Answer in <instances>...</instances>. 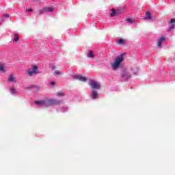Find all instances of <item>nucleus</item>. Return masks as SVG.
I'll use <instances>...</instances> for the list:
<instances>
[{
	"label": "nucleus",
	"mask_w": 175,
	"mask_h": 175,
	"mask_svg": "<svg viewBox=\"0 0 175 175\" xmlns=\"http://www.w3.org/2000/svg\"><path fill=\"white\" fill-rule=\"evenodd\" d=\"M124 62V55L121 54L119 56H117L113 62L111 63V68L112 70H117L120 69L121 64Z\"/></svg>",
	"instance_id": "f257e3e1"
},
{
	"label": "nucleus",
	"mask_w": 175,
	"mask_h": 175,
	"mask_svg": "<svg viewBox=\"0 0 175 175\" xmlns=\"http://www.w3.org/2000/svg\"><path fill=\"white\" fill-rule=\"evenodd\" d=\"M88 84L91 87L92 90H100V83H99V82H98L94 79H90Z\"/></svg>",
	"instance_id": "f03ea898"
},
{
	"label": "nucleus",
	"mask_w": 175,
	"mask_h": 175,
	"mask_svg": "<svg viewBox=\"0 0 175 175\" xmlns=\"http://www.w3.org/2000/svg\"><path fill=\"white\" fill-rule=\"evenodd\" d=\"M46 103V107L49 106H53V105H61L62 100H58L53 98H47L45 100Z\"/></svg>",
	"instance_id": "7ed1b4c3"
},
{
	"label": "nucleus",
	"mask_w": 175,
	"mask_h": 175,
	"mask_svg": "<svg viewBox=\"0 0 175 175\" xmlns=\"http://www.w3.org/2000/svg\"><path fill=\"white\" fill-rule=\"evenodd\" d=\"M31 68H32V70H27V74L30 77L33 76V75H38V73H39V71H38V66H32Z\"/></svg>",
	"instance_id": "20e7f679"
},
{
	"label": "nucleus",
	"mask_w": 175,
	"mask_h": 175,
	"mask_svg": "<svg viewBox=\"0 0 175 175\" xmlns=\"http://www.w3.org/2000/svg\"><path fill=\"white\" fill-rule=\"evenodd\" d=\"M122 77L124 80H128V79H131V77H132V75L128 71L124 70L122 73Z\"/></svg>",
	"instance_id": "39448f33"
},
{
	"label": "nucleus",
	"mask_w": 175,
	"mask_h": 175,
	"mask_svg": "<svg viewBox=\"0 0 175 175\" xmlns=\"http://www.w3.org/2000/svg\"><path fill=\"white\" fill-rule=\"evenodd\" d=\"M72 77L77 79V80H79V81H83V83H85V81H87V78L81 75H73Z\"/></svg>",
	"instance_id": "423d86ee"
},
{
	"label": "nucleus",
	"mask_w": 175,
	"mask_h": 175,
	"mask_svg": "<svg viewBox=\"0 0 175 175\" xmlns=\"http://www.w3.org/2000/svg\"><path fill=\"white\" fill-rule=\"evenodd\" d=\"M6 69H8V67L6 66L5 64L0 63V72L1 73H5Z\"/></svg>",
	"instance_id": "0eeeda50"
},
{
	"label": "nucleus",
	"mask_w": 175,
	"mask_h": 175,
	"mask_svg": "<svg viewBox=\"0 0 175 175\" xmlns=\"http://www.w3.org/2000/svg\"><path fill=\"white\" fill-rule=\"evenodd\" d=\"M90 97L92 99H97V98H99V94H98V92H96V90H93L90 94Z\"/></svg>",
	"instance_id": "6e6552de"
},
{
	"label": "nucleus",
	"mask_w": 175,
	"mask_h": 175,
	"mask_svg": "<svg viewBox=\"0 0 175 175\" xmlns=\"http://www.w3.org/2000/svg\"><path fill=\"white\" fill-rule=\"evenodd\" d=\"M35 104L38 105V106H44L45 107H46V100H40V101H35Z\"/></svg>",
	"instance_id": "1a4fd4ad"
},
{
	"label": "nucleus",
	"mask_w": 175,
	"mask_h": 175,
	"mask_svg": "<svg viewBox=\"0 0 175 175\" xmlns=\"http://www.w3.org/2000/svg\"><path fill=\"white\" fill-rule=\"evenodd\" d=\"M120 13H121V11L117 10H112V12L110 14L111 17H116V16H118V14H120Z\"/></svg>",
	"instance_id": "9d476101"
},
{
	"label": "nucleus",
	"mask_w": 175,
	"mask_h": 175,
	"mask_svg": "<svg viewBox=\"0 0 175 175\" xmlns=\"http://www.w3.org/2000/svg\"><path fill=\"white\" fill-rule=\"evenodd\" d=\"M8 80L10 83H16L17 81V80L16 79V77H14V75H9Z\"/></svg>",
	"instance_id": "9b49d317"
},
{
	"label": "nucleus",
	"mask_w": 175,
	"mask_h": 175,
	"mask_svg": "<svg viewBox=\"0 0 175 175\" xmlns=\"http://www.w3.org/2000/svg\"><path fill=\"white\" fill-rule=\"evenodd\" d=\"M165 40H166V38H165V37H161L160 38H159L157 46L159 47H161V46H162V44L163 43V42H165Z\"/></svg>",
	"instance_id": "f8f14e48"
},
{
	"label": "nucleus",
	"mask_w": 175,
	"mask_h": 175,
	"mask_svg": "<svg viewBox=\"0 0 175 175\" xmlns=\"http://www.w3.org/2000/svg\"><path fill=\"white\" fill-rule=\"evenodd\" d=\"M52 12H54V8H53V7H45L46 13H51Z\"/></svg>",
	"instance_id": "ddd939ff"
},
{
	"label": "nucleus",
	"mask_w": 175,
	"mask_h": 175,
	"mask_svg": "<svg viewBox=\"0 0 175 175\" xmlns=\"http://www.w3.org/2000/svg\"><path fill=\"white\" fill-rule=\"evenodd\" d=\"M145 20H151V14L148 11L146 12Z\"/></svg>",
	"instance_id": "4468645a"
},
{
	"label": "nucleus",
	"mask_w": 175,
	"mask_h": 175,
	"mask_svg": "<svg viewBox=\"0 0 175 175\" xmlns=\"http://www.w3.org/2000/svg\"><path fill=\"white\" fill-rule=\"evenodd\" d=\"M20 40V38L18 37V34H14V42H18Z\"/></svg>",
	"instance_id": "2eb2a0df"
},
{
	"label": "nucleus",
	"mask_w": 175,
	"mask_h": 175,
	"mask_svg": "<svg viewBox=\"0 0 175 175\" xmlns=\"http://www.w3.org/2000/svg\"><path fill=\"white\" fill-rule=\"evenodd\" d=\"M88 57L94 58V52H92V51H90L89 53L88 54Z\"/></svg>",
	"instance_id": "dca6fc26"
},
{
	"label": "nucleus",
	"mask_w": 175,
	"mask_h": 175,
	"mask_svg": "<svg viewBox=\"0 0 175 175\" xmlns=\"http://www.w3.org/2000/svg\"><path fill=\"white\" fill-rule=\"evenodd\" d=\"M56 95L57 96H59V97L65 96V93L58 92L56 93Z\"/></svg>",
	"instance_id": "f3484780"
},
{
	"label": "nucleus",
	"mask_w": 175,
	"mask_h": 175,
	"mask_svg": "<svg viewBox=\"0 0 175 175\" xmlns=\"http://www.w3.org/2000/svg\"><path fill=\"white\" fill-rule=\"evenodd\" d=\"M43 13H46L45 8H44L42 10H40V12H39L38 14H43Z\"/></svg>",
	"instance_id": "a211bd4d"
},
{
	"label": "nucleus",
	"mask_w": 175,
	"mask_h": 175,
	"mask_svg": "<svg viewBox=\"0 0 175 175\" xmlns=\"http://www.w3.org/2000/svg\"><path fill=\"white\" fill-rule=\"evenodd\" d=\"M126 21H127V23H129L130 24H132L133 23H135V20H132L131 18L126 19Z\"/></svg>",
	"instance_id": "6ab92c4d"
},
{
	"label": "nucleus",
	"mask_w": 175,
	"mask_h": 175,
	"mask_svg": "<svg viewBox=\"0 0 175 175\" xmlns=\"http://www.w3.org/2000/svg\"><path fill=\"white\" fill-rule=\"evenodd\" d=\"M10 92L11 94H16V89H14V88H12L10 89Z\"/></svg>",
	"instance_id": "aec40b11"
},
{
	"label": "nucleus",
	"mask_w": 175,
	"mask_h": 175,
	"mask_svg": "<svg viewBox=\"0 0 175 175\" xmlns=\"http://www.w3.org/2000/svg\"><path fill=\"white\" fill-rule=\"evenodd\" d=\"M68 111V107H63L62 109V111H63V113H64V111Z\"/></svg>",
	"instance_id": "412c9836"
},
{
	"label": "nucleus",
	"mask_w": 175,
	"mask_h": 175,
	"mask_svg": "<svg viewBox=\"0 0 175 175\" xmlns=\"http://www.w3.org/2000/svg\"><path fill=\"white\" fill-rule=\"evenodd\" d=\"M118 43H119L120 44L124 43V40L123 39H120L119 40H118Z\"/></svg>",
	"instance_id": "4be33fe9"
},
{
	"label": "nucleus",
	"mask_w": 175,
	"mask_h": 175,
	"mask_svg": "<svg viewBox=\"0 0 175 175\" xmlns=\"http://www.w3.org/2000/svg\"><path fill=\"white\" fill-rule=\"evenodd\" d=\"M170 23V24H175V19H171Z\"/></svg>",
	"instance_id": "5701e85b"
},
{
	"label": "nucleus",
	"mask_w": 175,
	"mask_h": 175,
	"mask_svg": "<svg viewBox=\"0 0 175 175\" xmlns=\"http://www.w3.org/2000/svg\"><path fill=\"white\" fill-rule=\"evenodd\" d=\"M26 12H33V10H32V8L27 9V10H26Z\"/></svg>",
	"instance_id": "b1692460"
},
{
	"label": "nucleus",
	"mask_w": 175,
	"mask_h": 175,
	"mask_svg": "<svg viewBox=\"0 0 175 175\" xmlns=\"http://www.w3.org/2000/svg\"><path fill=\"white\" fill-rule=\"evenodd\" d=\"M3 17H5V18H8V17H9V14H4L3 15Z\"/></svg>",
	"instance_id": "393cba45"
},
{
	"label": "nucleus",
	"mask_w": 175,
	"mask_h": 175,
	"mask_svg": "<svg viewBox=\"0 0 175 175\" xmlns=\"http://www.w3.org/2000/svg\"><path fill=\"white\" fill-rule=\"evenodd\" d=\"M174 28V25H172L170 27L169 31H170L171 29H173Z\"/></svg>",
	"instance_id": "a878e982"
},
{
	"label": "nucleus",
	"mask_w": 175,
	"mask_h": 175,
	"mask_svg": "<svg viewBox=\"0 0 175 175\" xmlns=\"http://www.w3.org/2000/svg\"><path fill=\"white\" fill-rule=\"evenodd\" d=\"M55 75H61V72L59 70H56L55 71Z\"/></svg>",
	"instance_id": "bb28decb"
},
{
	"label": "nucleus",
	"mask_w": 175,
	"mask_h": 175,
	"mask_svg": "<svg viewBox=\"0 0 175 175\" xmlns=\"http://www.w3.org/2000/svg\"><path fill=\"white\" fill-rule=\"evenodd\" d=\"M134 75H137V73L139 72V68H136V71L133 70Z\"/></svg>",
	"instance_id": "cd10ccee"
},
{
	"label": "nucleus",
	"mask_w": 175,
	"mask_h": 175,
	"mask_svg": "<svg viewBox=\"0 0 175 175\" xmlns=\"http://www.w3.org/2000/svg\"><path fill=\"white\" fill-rule=\"evenodd\" d=\"M51 85H52V87H54V85H55V83H54V82H51Z\"/></svg>",
	"instance_id": "c85d7f7f"
}]
</instances>
